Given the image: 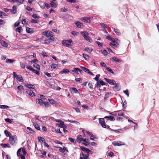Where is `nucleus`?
Returning <instances> with one entry per match:
<instances>
[{
    "label": "nucleus",
    "mask_w": 159,
    "mask_h": 159,
    "mask_svg": "<svg viewBox=\"0 0 159 159\" xmlns=\"http://www.w3.org/2000/svg\"><path fill=\"white\" fill-rule=\"evenodd\" d=\"M72 42V41L71 39H70L69 40H63L62 41V43L64 46L67 47H70L72 46L71 44Z\"/></svg>",
    "instance_id": "nucleus-1"
},
{
    "label": "nucleus",
    "mask_w": 159,
    "mask_h": 159,
    "mask_svg": "<svg viewBox=\"0 0 159 159\" xmlns=\"http://www.w3.org/2000/svg\"><path fill=\"white\" fill-rule=\"evenodd\" d=\"M17 140V137L16 135L10 137L9 140V143L12 145H14L16 144V141Z\"/></svg>",
    "instance_id": "nucleus-2"
},
{
    "label": "nucleus",
    "mask_w": 159,
    "mask_h": 159,
    "mask_svg": "<svg viewBox=\"0 0 159 159\" xmlns=\"http://www.w3.org/2000/svg\"><path fill=\"white\" fill-rule=\"evenodd\" d=\"M107 85V83H105L102 80H100L98 81L97 82L96 87L97 88H100L101 87V85Z\"/></svg>",
    "instance_id": "nucleus-3"
},
{
    "label": "nucleus",
    "mask_w": 159,
    "mask_h": 159,
    "mask_svg": "<svg viewBox=\"0 0 159 159\" xmlns=\"http://www.w3.org/2000/svg\"><path fill=\"white\" fill-rule=\"evenodd\" d=\"M99 122L102 127L104 128H107V125L105 123V121L104 118H99Z\"/></svg>",
    "instance_id": "nucleus-4"
},
{
    "label": "nucleus",
    "mask_w": 159,
    "mask_h": 159,
    "mask_svg": "<svg viewBox=\"0 0 159 159\" xmlns=\"http://www.w3.org/2000/svg\"><path fill=\"white\" fill-rule=\"evenodd\" d=\"M89 154H84L83 152L81 153L80 159H88Z\"/></svg>",
    "instance_id": "nucleus-5"
},
{
    "label": "nucleus",
    "mask_w": 159,
    "mask_h": 159,
    "mask_svg": "<svg viewBox=\"0 0 159 159\" xmlns=\"http://www.w3.org/2000/svg\"><path fill=\"white\" fill-rule=\"evenodd\" d=\"M104 80L110 84L114 85L116 84V82L113 80H110L106 78H104Z\"/></svg>",
    "instance_id": "nucleus-6"
},
{
    "label": "nucleus",
    "mask_w": 159,
    "mask_h": 159,
    "mask_svg": "<svg viewBox=\"0 0 159 159\" xmlns=\"http://www.w3.org/2000/svg\"><path fill=\"white\" fill-rule=\"evenodd\" d=\"M26 30L27 33L32 34L35 32L34 29L32 28H29L27 27H26Z\"/></svg>",
    "instance_id": "nucleus-7"
},
{
    "label": "nucleus",
    "mask_w": 159,
    "mask_h": 159,
    "mask_svg": "<svg viewBox=\"0 0 159 159\" xmlns=\"http://www.w3.org/2000/svg\"><path fill=\"white\" fill-rule=\"evenodd\" d=\"M17 7L16 6H13L12 7V9H10L11 12L13 14H15L17 13Z\"/></svg>",
    "instance_id": "nucleus-8"
},
{
    "label": "nucleus",
    "mask_w": 159,
    "mask_h": 159,
    "mask_svg": "<svg viewBox=\"0 0 159 159\" xmlns=\"http://www.w3.org/2000/svg\"><path fill=\"white\" fill-rule=\"evenodd\" d=\"M90 17H82L81 18V20L83 22L88 23H89L90 22Z\"/></svg>",
    "instance_id": "nucleus-9"
},
{
    "label": "nucleus",
    "mask_w": 159,
    "mask_h": 159,
    "mask_svg": "<svg viewBox=\"0 0 159 159\" xmlns=\"http://www.w3.org/2000/svg\"><path fill=\"white\" fill-rule=\"evenodd\" d=\"M80 148L82 151H85L86 154H89V152H91V151L84 147H80Z\"/></svg>",
    "instance_id": "nucleus-10"
},
{
    "label": "nucleus",
    "mask_w": 159,
    "mask_h": 159,
    "mask_svg": "<svg viewBox=\"0 0 159 159\" xmlns=\"http://www.w3.org/2000/svg\"><path fill=\"white\" fill-rule=\"evenodd\" d=\"M26 92L31 97L35 96V93L30 89H28Z\"/></svg>",
    "instance_id": "nucleus-11"
},
{
    "label": "nucleus",
    "mask_w": 159,
    "mask_h": 159,
    "mask_svg": "<svg viewBox=\"0 0 159 159\" xmlns=\"http://www.w3.org/2000/svg\"><path fill=\"white\" fill-rule=\"evenodd\" d=\"M83 138L82 137V135H78L77 137L76 141L77 142L80 143L81 141H83Z\"/></svg>",
    "instance_id": "nucleus-12"
},
{
    "label": "nucleus",
    "mask_w": 159,
    "mask_h": 159,
    "mask_svg": "<svg viewBox=\"0 0 159 159\" xmlns=\"http://www.w3.org/2000/svg\"><path fill=\"white\" fill-rule=\"evenodd\" d=\"M70 89L71 92L72 93H79L77 89L75 88H71Z\"/></svg>",
    "instance_id": "nucleus-13"
},
{
    "label": "nucleus",
    "mask_w": 159,
    "mask_h": 159,
    "mask_svg": "<svg viewBox=\"0 0 159 159\" xmlns=\"http://www.w3.org/2000/svg\"><path fill=\"white\" fill-rule=\"evenodd\" d=\"M114 85H115V86L113 88V89L116 90L117 91H119L120 90V86L119 84H118L116 83V84H114Z\"/></svg>",
    "instance_id": "nucleus-14"
},
{
    "label": "nucleus",
    "mask_w": 159,
    "mask_h": 159,
    "mask_svg": "<svg viewBox=\"0 0 159 159\" xmlns=\"http://www.w3.org/2000/svg\"><path fill=\"white\" fill-rule=\"evenodd\" d=\"M52 7H57V4L56 2V0H53L51 1L50 3Z\"/></svg>",
    "instance_id": "nucleus-15"
},
{
    "label": "nucleus",
    "mask_w": 159,
    "mask_h": 159,
    "mask_svg": "<svg viewBox=\"0 0 159 159\" xmlns=\"http://www.w3.org/2000/svg\"><path fill=\"white\" fill-rule=\"evenodd\" d=\"M16 78L20 82H23L24 81V80L21 75L19 76L18 75H16Z\"/></svg>",
    "instance_id": "nucleus-16"
},
{
    "label": "nucleus",
    "mask_w": 159,
    "mask_h": 159,
    "mask_svg": "<svg viewBox=\"0 0 159 159\" xmlns=\"http://www.w3.org/2000/svg\"><path fill=\"white\" fill-rule=\"evenodd\" d=\"M104 118H108L109 120L111 121H114L115 120L114 117L112 116H106L104 117Z\"/></svg>",
    "instance_id": "nucleus-17"
},
{
    "label": "nucleus",
    "mask_w": 159,
    "mask_h": 159,
    "mask_svg": "<svg viewBox=\"0 0 159 159\" xmlns=\"http://www.w3.org/2000/svg\"><path fill=\"white\" fill-rule=\"evenodd\" d=\"M75 24L78 27L80 28H82V26L83 25V23H81L78 21H76Z\"/></svg>",
    "instance_id": "nucleus-18"
},
{
    "label": "nucleus",
    "mask_w": 159,
    "mask_h": 159,
    "mask_svg": "<svg viewBox=\"0 0 159 159\" xmlns=\"http://www.w3.org/2000/svg\"><path fill=\"white\" fill-rule=\"evenodd\" d=\"M84 39L85 40L87 41H89L90 42H91L92 41V39L87 34L84 37Z\"/></svg>",
    "instance_id": "nucleus-19"
},
{
    "label": "nucleus",
    "mask_w": 159,
    "mask_h": 159,
    "mask_svg": "<svg viewBox=\"0 0 159 159\" xmlns=\"http://www.w3.org/2000/svg\"><path fill=\"white\" fill-rule=\"evenodd\" d=\"M81 68L85 72H86L89 74L90 72L88 69L82 66Z\"/></svg>",
    "instance_id": "nucleus-20"
},
{
    "label": "nucleus",
    "mask_w": 159,
    "mask_h": 159,
    "mask_svg": "<svg viewBox=\"0 0 159 159\" xmlns=\"http://www.w3.org/2000/svg\"><path fill=\"white\" fill-rule=\"evenodd\" d=\"M111 59L113 61H115V62H120L121 61V60L118 59L116 57H112L111 58Z\"/></svg>",
    "instance_id": "nucleus-21"
},
{
    "label": "nucleus",
    "mask_w": 159,
    "mask_h": 159,
    "mask_svg": "<svg viewBox=\"0 0 159 159\" xmlns=\"http://www.w3.org/2000/svg\"><path fill=\"white\" fill-rule=\"evenodd\" d=\"M58 126L62 128H66V125H64V123L63 122L61 121L60 124H58Z\"/></svg>",
    "instance_id": "nucleus-22"
},
{
    "label": "nucleus",
    "mask_w": 159,
    "mask_h": 159,
    "mask_svg": "<svg viewBox=\"0 0 159 159\" xmlns=\"http://www.w3.org/2000/svg\"><path fill=\"white\" fill-rule=\"evenodd\" d=\"M93 49L91 48H89L88 47H86L84 51L87 52L89 53H90L92 51Z\"/></svg>",
    "instance_id": "nucleus-23"
},
{
    "label": "nucleus",
    "mask_w": 159,
    "mask_h": 159,
    "mask_svg": "<svg viewBox=\"0 0 159 159\" xmlns=\"http://www.w3.org/2000/svg\"><path fill=\"white\" fill-rule=\"evenodd\" d=\"M59 149V151L62 152H64L65 151L67 150V148L64 147L63 148H62L61 147H58Z\"/></svg>",
    "instance_id": "nucleus-24"
},
{
    "label": "nucleus",
    "mask_w": 159,
    "mask_h": 159,
    "mask_svg": "<svg viewBox=\"0 0 159 159\" xmlns=\"http://www.w3.org/2000/svg\"><path fill=\"white\" fill-rule=\"evenodd\" d=\"M1 145L2 146V147L3 148H10L11 146L8 143L7 144H1Z\"/></svg>",
    "instance_id": "nucleus-25"
},
{
    "label": "nucleus",
    "mask_w": 159,
    "mask_h": 159,
    "mask_svg": "<svg viewBox=\"0 0 159 159\" xmlns=\"http://www.w3.org/2000/svg\"><path fill=\"white\" fill-rule=\"evenodd\" d=\"M36 100H37V102L41 106H43V103L44 102L43 101V100L41 99H36Z\"/></svg>",
    "instance_id": "nucleus-26"
},
{
    "label": "nucleus",
    "mask_w": 159,
    "mask_h": 159,
    "mask_svg": "<svg viewBox=\"0 0 159 159\" xmlns=\"http://www.w3.org/2000/svg\"><path fill=\"white\" fill-rule=\"evenodd\" d=\"M82 55L85 60H88L89 59L90 57L88 55L85 53H83Z\"/></svg>",
    "instance_id": "nucleus-27"
},
{
    "label": "nucleus",
    "mask_w": 159,
    "mask_h": 159,
    "mask_svg": "<svg viewBox=\"0 0 159 159\" xmlns=\"http://www.w3.org/2000/svg\"><path fill=\"white\" fill-rule=\"evenodd\" d=\"M15 60H12L9 59H7L6 61V62L7 63H11L15 62Z\"/></svg>",
    "instance_id": "nucleus-28"
},
{
    "label": "nucleus",
    "mask_w": 159,
    "mask_h": 159,
    "mask_svg": "<svg viewBox=\"0 0 159 159\" xmlns=\"http://www.w3.org/2000/svg\"><path fill=\"white\" fill-rule=\"evenodd\" d=\"M69 72V70L67 69H65L63 70L62 71L60 72V73L61 74H66Z\"/></svg>",
    "instance_id": "nucleus-29"
},
{
    "label": "nucleus",
    "mask_w": 159,
    "mask_h": 159,
    "mask_svg": "<svg viewBox=\"0 0 159 159\" xmlns=\"http://www.w3.org/2000/svg\"><path fill=\"white\" fill-rule=\"evenodd\" d=\"M38 139L39 141L40 142H44L45 141V139L41 137H38Z\"/></svg>",
    "instance_id": "nucleus-30"
},
{
    "label": "nucleus",
    "mask_w": 159,
    "mask_h": 159,
    "mask_svg": "<svg viewBox=\"0 0 159 159\" xmlns=\"http://www.w3.org/2000/svg\"><path fill=\"white\" fill-rule=\"evenodd\" d=\"M4 133L7 136L10 137L11 136V134L9 133L7 130L4 131Z\"/></svg>",
    "instance_id": "nucleus-31"
},
{
    "label": "nucleus",
    "mask_w": 159,
    "mask_h": 159,
    "mask_svg": "<svg viewBox=\"0 0 159 159\" xmlns=\"http://www.w3.org/2000/svg\"><path fill=\"white\" fill-rule=\"evenodd\" d=\"M24 1V0H17L16 2L18 5H19L23 3Z\"/></svg>",
    "instance_id": "nucleus-32"
},
{
    "label": "nucleus",
    "mask_w": 159,
    "mask_h": 159,
    "mask_svg": "<svg viewBox=\"0 0 159 159\" xmlns=\"http://www.w3.org/2000/svg\"><path fill=\"white\" fill-rule=\"evenodd\" d=\"M113 30L117 35H119L121 34V33L119 32L118 29L114 28Z\"/></svg>",
    "instance_id": "nucleus-33"
},
{
    "label": "nucleus",
    "mask_w": 159,
    "mask_h": 159,
    "mask_svg": "<svg viewBox=\"0 0 159 159\" xmlns=\"http://www.w3.org/2000/svg\"><path fill=\"white\" fill-rule=\"evenodd\" d=\"M57 66V65L55 64H52L51 65V67L52 69H54L56 68Z\"/></svg>",
    "instance_id": "nucleus-34"
},
{
    "label": "nucleus",
    "mask_w": 159,
    "mask_h": 159,
    "mask_svg": "<svg viewBox=\"0 0 159 159\" xmlns=\"http://www.w3.org/2000/svg\"><path fill=\"white\" fill-rule=\"evenodd\" d=\"M100 76V74H98L96 75V77L94 78V79L96 81H97V82L98 81V80Z\"/></svg>",
    "instance_id": "nucleus-35"
},
{
    "label": "nucleus",
    "mask_w": 159,
    "mask_h": 159,
    "mask_svg": "<svg viewBox=\"0 0 159 159\" xmlns=\"http://www.w3.org/2000/svg\"><path fill=\"white\" fill-rule=\"evenodd\" d=\"M106 68L108 71L110 72L113 74H115L113 70L110 67H107Z\"/></svg>",
    "instance_id": "nucleus-36"
},
{
    "label": "nucleus",
    "mask_w": 159,
    "mask_h": 159,
    "mask_svg": "<svg viewBox=\"0 0 159 159\" xmlns=\"http://www.w3.org/2000/svg\"><path fill=\"white\" fill-rule=\"evenodd\" d=\"M2 45L4 47H7L8 46V44L5 41H3L1 43Z\"/></svg>",
    "instance_id": "nucleus-37"
},
{
    "label": "nucleus",
    "mask_w": 159,
    "mask_h": 159,
    "mask_svg": "<svg viewBox=\"0 0 159 159\" xmlns=\"http://www.w3.org/2000/svg\"><path fill=\"white\" fill-rule=\"evenodd\" d=\"M34 127L36 129H37V130H38L40 129V128L38 124H34Z\"/></svg>",
    "instance_id": "nucleus-38"
},
{
    "label": "nucleus",
    "mask_w": 159,
    "mask_h": 159,
    "mask_svg": "<svg viewBox=\"0 0 159 159\" xmlns=\"http://www.w3.org/2000/svg\"><path fill=\"white\" fill-rule=\"evenodd\" d=\"M49 38V39L53 41H56V39L53 37V35L50 36Z\"/></svg>",
    "instance_id": "nucleus-39"
},
{
    "label": "nucleus",
    "mask_w": 159,
    "mask_h": 159,
    "mask_svg": "<svg viewBox=\"0 0 159 159\" xmlns=\"http://www.w3.org/2000/svg\"><path fill=\"white\" fill-rule=\"evenodd\" d=\"M52 32L50 31H48V33L47 35V37L49 38L50 36L52 35Z\"/></svg>",
    "instance_id": "nucleus-40"
},
{
    "label": "nucleus",
    "mask_w": 159,
    "mask_h": 159,
    "mask_svg": "<svg viewBox=\"0 0 159 159\" xmlns=\"http://www.w3.org/2000/svg\"><path fill=\"white\" fill-rule=\"evenodd\" d=\"M22 30V28L21 27H19L16 28V31L19 33H20V31Z\"/></svg>",
    "instance_id": "nucleus-41"
},
{
    "label": "nucleus",
    "mask_w": 159,
    "mask_h": 159,
    "mask_svg": "<svg viewBox=\"0 0 159 159\" xmlns=\"http://www.w3.org/2000/svg\"><path fill=\"white\" fill-rule=\"evenodd\" d=\"M32 71L34 73L36 74L37 75H39V71L35 70L34 69H33V70H32Z\"/></svg>",
    "instance_id": "nucleus-42"
},
{
    "label": "nucleus",
    "mask_w": 159,
    "mask_h": 159,
    "mask_svg": "<svg viewBox=\"0 0 159 159\" xmlns=\"http://www.w3.org/2000/svg\"><path fill=\"white\" fill-rule=\"evenodd\" d=\"M69 140L73 143H75L76 142L75 139L72 138H69Z\"/></svg>",
    "instance_id": "nucleus-43"
},
{
    "label": "nucleus",
    "mask_w": 159,
    "mask_h": 159,
    "mask_svg": "<svg viewBox=\"0 0 159 159\" xmlns=\"http://www.w3.org/2000/svg\"><path fill=\"white\" fill-rule=\"evenodd\" d=\"M31 23H38L39 22V21L38 20H36L34 19H32V20L30 21Z\"/></svg>",
    "instance_id": "nucleus-44"
},
{
    "label": "nucleus",
    "mask_w": 159,
    "mask_h": 159,
    "mask_svg": "<svg viewBox=\"0 0 159 159\" xmlns=\"http://www.w3.org/2000/svg\"><path fill=\"white\" fill-rule=\"evenodd\" d=\"M112 144L115 146H120L121 145V144L120 143H118V142H113Z\"/></svg>",
    "instance_id": "nucleus-45"
},
{
    "label": "nucleus",
    "mask_w": 159,
    "mask_h": 159,
    "mask_svg": "<svg viewBox=\"0 0 159 159\" xmlns=\"http://www.w3.org/2000/svg\"><path fill=\"white\" fill-rule=\"evenodd\" d=\"M48 101L49 102L52 104H54L55 102V101L53 99H48Z\"/></svg>",
    "instance_id": "nucleus-46"
},
{
    "label": "nucleus",
    "mask_w": 159,
    "mask_h": 159,
    "mask_svg": "<svg viewBox=\"0 0 159 159\" xmlns=\"http://www.w3.org/2000/svg\"><path fill=\"white\" fill-rule=\"evenodd\" d=\"M9 107L8 106L6 105H0V108L2 109H6Z\"/></svg>",
    "instance_id": "nucleus-47"
},
{
    "label": "nucleus",
    "mask_w": 159,
    "mask_h": 159,
    "mask_svg": "<svg viewBox=\"0 0 159 159\" xmlns=\"http://www.w3.org/2000/svg\"><path fill=\"white\" fill-rule=\"evenodd\" d=\"M106 38L107 39H108L110 40H111L112 41H113V39H113L112 37L110 36H107L106 37Z\"/></svg>",
    "instance_id": "nucleus-48"
},
{
    "label": "nucleus",
    "mask_w": 159,
    "mask_h": 159,
    "mask_svg": "<svg viewBox=\"0 0 159 159\" xmlns=\"http://www.w3.org/2000/svg\"><path fill=\"white\" fill-rule=\"evenodd\" d=\"M26 86L29 88H32L34 89L33 87V85H32L31 84H27L26 85Z\"/></svg>",
    "instance_id": "nucleus-49"
},
{
    "label": "nucleus",
    "mask_w": 159,
    "mask_h": 159,
    "mask_svg": "<svg viewBox=\"0 0 159 159\" xmlns=\"http://www.w3.org/2000/svg\"><path fill=\"white\" fill-rule=\"evenodd\" d=\"M100 65L102 66L105 67L106 68V67H107L106 64L103 61L102 62L100 63Z\"/></svg>",
    "instance_id": "nucleus-50"
},
{
    "label": "nucleus",
    "mask_w": 159,
    "mask_h": 159,
    "mask_svg": "<svg viewBox=\"0 0 159 159\" xmlns=\"http://www.w3.org/2000/svg\"><path fill=\"white\" fill-rule=\"evenodd\" d=\"M17 89L20 91H21L24 89L23 86L22 85H20L18 86Z\"/></svg>",
    "instance_id": "nucleus-51"
},
{
    "label": "nucleus",
    "mask_w": 159,
    "mask_h": 159,
    "mask_svg": "<svg viewBox=\"0 0 159 159\" xmlns=\"http://www.w3.org/2000/svg\"><path fill=\"white\" fill-rule=\"evenodd\" d=\"M48 31H43L42 33V34L44 36H45L47 37V35H48Z\"/></svg>",
    "instance_id": "nucleus-52"
},
{
    "label": "nucleus",
    "mask_w": 159,
    "mask_h": 159,
    "mask_svg": "<svg viewBox=\"0 0 159 159\" xmlns=\"http://www.w3.org/2000/svg\"><path fill=\"white\" fill-rule=\"evenodd\" d=\"M123 92L124 93L126 94L127 97L129 96V91L128 89H126L125 90H124Z\"/></svg>",
    "instance_id": "nucleus-53"
},
{
    "label": "nucleus",
    "mask_w": 159,
    "mask_h": 159,
    "mask_svg": "<svg viewBox=\"0 0 159 159\" xmlns=\"http://www.w3.org/2000/svg\"><path fill=\"white\" fill-rule=\"evenodd\" d=\"M52 31L57 34H59L60 33L59 30L56 29H52Z\"/></svg>",
    "instance_id": "nucleus-54"
},
{
    "label": "nucleus",
    "mask_w": 159,
    "mask_h": 159,
    "mask_svg": "<svg viewBox=\"0 0 159 159\" xmlns=\"http://www.w3.org/2000/svg\"><path fill=\"white\" fill-rule=\"evenodd\" d=\"M115 43H116V42L115 41L113 40V41L110 43L109 44L111 46H115Z\"/></svg>",
    "instance_id": "nucleus-55"
},
{
    "label": "nucleus",
    "mask_w": 159,
    "mask_h": 159,
    "mask_svg": "<svg viewBox=\"0 0 159 159\" xmlns=\"http://www.w3.org/2000/svg\"><path fill=\"white\" fill-rule=\"evenodd\" d=\"M34 66L38 70H39L40 69V66L39 65L36 64V65H34Z\"/></svg>",
    "instance_id": "nucleus-56"
},
{
    "label": "nucleus",
    "mask_w": 159,
    "mask_h": 159,
    "mask_svg": "<svg viewBox=\"0 0 159 159\" xmlns=\"http://www.w3.org/2000/svg\"><path fill=\"white\" fill-rule=\"evenodd\" d=\"M89 140L87 139H83V141L85 143H88L89 142Z\"/></svg>",
    "instance_id": "nucleus-57"
},
{
    "label": "nucleus",
    "mask_w": 159,
    "mask_h": 159,
    "mask_svg": "<svg viewBox=\"0 0 159 159\" xmlns=\"http://www.w3.org/2000/svg\"><path fill=\"white\" fill-rule=\"evenodd\" d=\"M75 80L76 81L79 82L80 83H81L82 79L80 78H75Z\"/></svg>",
    "instance_id": "nucleus-58"
},
{
    "label": "nucleus",
    "mask_w": 159,
    "mask_h": 159,
    "mask_svg": "<svg viewBox=\"0 0 159 159\" xmlns=\"http://www.w3.org/2000/svg\"><path fill=\"white\" fill-rule=\"evenodd\" d=\"M88 86L90 89H93V85L92 83H89L88 84Z\"/></svg>",
    "instance_id": "nucleus-59"
},
{
    "label": "nucleus",
    "mask_w": 159,
    "mask_h": 159,
    "mask_svg": "<svg viewBox=\"0 0 159 159\" xmlns=\"http://www.w3.org/2000/svg\"><path fill=\"white\" fill-rule=\"evenodd\" d=\"M44 6L46 7L47 9H48L50 7V5L48 3L45 2L44 4Z\"/></svg>",
    "instance_id": "nucleus-60"
},
{
    "label": "nucleus",
    "mask_w": 159,
    "mask_h": 159,
    "mask_svg": "<svg viewBox=\"0 0 159 159\" xmlns=\"http://www.w3.org/2000/svg\"><path fill=\"white\" fill-rule=\"evenodd\" d=\"M21 151V148H19L17 152V156H20Z\"/></svg>",
    "instance_id": "nucleus-61"
},
{
    "label": "nucleus",
    "mask_w": 159,
    "mask_h": 159,
    "mask_svg": "<svg viewBox=\"0 0 159 159\" xmlns=\"http://www.w3.org/2000/svg\"><path fill=\"white\" fill-rule=\"evenodd\" d=\"M102 53L105 56H106L107 55L108 52L106 50H104L102 52Z\"/></svg>",
    "instance_id": "nucleus-62"
},
{
    "label": "nucleus",
    "mask_w": 159,
    "mask_h": 159,
    "mask_svg": "<svg viewBox=\"0 0 159 159\" xmlns=\"http://www.w3.org/2000/svg\"><path fill=\"white\" fill-rule=\"evenodd\" d=\"M114 155V153L112 152H110L108 153V155L110 157H112Z\"/></svg>",
    "instance_id": "nucleus-63"
},
{
    "label": "nucleus",
    "mask_w": 159,
    "mask_h": 159,
    "mask_svg": "<svg viewBox=\"0 0 159 159\" xmlns=\"http://www.w3.org/2000/svg\"><path fill=\"white\" fill-rule=\"evenodd\" d=\"M32 17L34 18H35V19H36L37 18L38 19H39V17L38 16H37V15L35 14H33L32 15Z\"/></svg>",
    "instance_id": "nucleus-64"
}]
</instances>
